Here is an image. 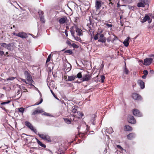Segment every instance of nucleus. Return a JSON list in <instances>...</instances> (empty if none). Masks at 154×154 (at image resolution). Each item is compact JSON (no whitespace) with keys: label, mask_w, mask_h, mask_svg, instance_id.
I'll return each mask as SVG.
<instances>
[{"label":"nucleus","mask_w":154,"mask_h":154,"mask_svg":"<svg viewBox=\"0 0 154 154\" xmlns=\"http://www.w3.org/2000/svg\"><path fill=\"white\" fill-rule=\"evenodd\" d=\"M24 73L26 78L27 79V81L28 82H26V84H28L30 85H32L33 81L30 73L27 71H25Z\"/></svg>","instance_id":"nucleus-1"},{"label":"nucleus","mask_w":154,"mask_h":154,"mask_svg":"<svg viewBox=\"0 0 154 154\" xmlns=\"http://www.w3.org/2000/svg\"><path fill=\"white\" fill-rule=\"evenodd\" d=\"M37 134L40 137L44 140L47 141L48 142H51V141L50 137L48 134Z\"/></svg>","instance_id":"nucleus-2"},{"label":"nucleus","mask_w":154,"mask_h":154,"mask_svg":"<svg viewBox=\"0 0 154 154\" xmlns=\"http://www.w3.org/2000/svg\"><path fill=\"white\" fill-rule=\"evenodd\" d=\"M91 75L89 74V73L85 75L81 79L82 81H88L91 79Z\"/></svg>","instance_id":"nucleus-3"},{"label":"nucleus","mask_w":154,"mask_h":154,"mask_svg":"<svg viewBox=\"0 0 154 154\" xmlns=\"http://www.w3.org/2000/svg\"><path fill=\"white\" fill-rule=\"evenodd\" d=\"M77 114L73 115V116L75 117L73 119V120L75 122L76 121V120H75V118L79 119L82 118V117L83 116V114L81 113L79 111L77 112Z\"/></svg>","instance_id":"nucleus-4"},{"label":"nucleus","mask_w":154,"mask_h":154,"mask_svg":"<svg viewBox=\"0 0 154 154\" xmlns=\"http://www.w3.org/2000/svg\"><path fill=\"white\" fill-rule=\"evenodd\" d=\"M152 19L150 18V17L148 16V14H146L145 15L143 18V19L141 21V22L144 23L146 21H148L149 23H150L151 22Z\"/></svg>","instance_id":"nucleus-5"},{"label":"nucleus","mask_w":154,"mask_h":154,"mask_svg":"<svg viewBox=\"0 0 154 154\" xmlns=\"http://www.w3.org/2000/svg\"><path fill=\"white\" fill-rule=\"evenodd\" d=\"M128 122L131 124H134L136 123V121L134 117L131 116L129 115L128 116Z\"/></svg>","instance_id":"nucleus-6"},{"label":"nucleus","mask_w":154,"mask_h":154,"mask_svg":"<svg viewBox=\"0 0 154 154\" xmlns=\"http://www.w3.org/2000/svg\"><path fill=\"white\" fill-rule=\"evenodd\" d=\"M132 97L134 100H141L142 99L141 96L137 94L136 93H133L132 94Z\"/></svg>","instance_id":"nucleus-7"},{"label":"nucleus","mask_w":154,"mask_h":154,"mask_svg":"<svg viewBox=\"0 0 154 154\" xmlns=\"http://www.w3.org/2000/svg\"><path fill=\"white\" fill-rule=\"evenodd\" d=\"M17 36L22 38H26L28 37L27 34L24 32H20L18 33Z\"/></svg>","instance_id":"nucleus-8"},{"label":"nucleus","mask_w":154,"mask_h":154,"mask_svg":"<svg viewBox=\"0 0 154 154\" xmlns=\"http://www.w3.org/2000/svg\"><path fill=\"white\" fill-rule=\"evenodd\" d=\"M100 35L99 37V39L98 40V41L102 43L105 42L106 41V38L104 37L103 34H100Z\"/></svg>","instance_id":"nucleus-9"},{"label":"nucleus","mask_w":154,"mask_h":154,"mask_svg":"<svg viewBox=\"0 0 154 154\" xmlns=\"http://www.w3.org/2000/svg\"><path fill=\"white\" fill-rule=\"evenodd\" d=\"M152 60V58H146L144 60L143 64L146 66L149 65L150 64Z\"/></svg>","instance_id":"nucleus-10"},{"label":"nucleus","mask_w":154,"mask_h":154,"mask_svg":"<svg viewBox=\"0 0 154 154\" xmlns=\"http://www.w3.org/2000/svg\"><path fill=\"white\" fill-rule=\"evenodd\" d=\"M44 112L43 110L39 108H37L32 113V115H35L39 113L42 112Z\"/></svg>","instance_id":"nucleus-11"},{"label":"nucleus","mask_w":154,"mask_h":154,"mask_svg":"<svg viewBox=\"0 0 154 154\" xmlns=\"http://www.w3.org/2000/svg\"><path fill=\"white\" fill-rule=\"evenodd\" d=\"M133 114L135 116L137 117H139L142 116L141 113L139 112V110L136 109H134Z\"/></svg>","instance_id":"nucleus-12"},{"label":"nucleus","mask_w":154,"mask_h":154,"mask_svg":"<svg viewBox=\"0 0 154 154\" xmlns=\"http://www.w3.org/2000/svg\"><path fill=\"white\" fill-rule=\"evenodd\" d=\"M67 20V17L64 16L60 18L59 20V22L60 24H63L66 23V21Z\"/></svg>","instance_id":"nucleus-13"},{"label":"nucleus","mask_w":154,"mask_h":154,"mask_svg":"<svg viewBox=\"0 0 154 154\" xmlns=\"http://www.w3.org/2000/svg\"><path fill=\"white\" fill-rule=\"evenodd\" d=\"M14 44L13 43H11L7 44L6 48L9 50L11 51L14 49Z\"/></svg>","instance_id":"nucleus-14"},{"label":"nucleus","mask_w":154,"mask_h":154,"mask_svg":"<svg viewBox=\"0 0 154 154\" xmlns=\"http://www.w3.org/2000/svg\"><path fill=\"white\" fill-rule=\"evenodd\" d=\"M137 83L140 86V88L141 89H143L144 88V83L142 80H138L137 81Z\"/></svg>","instance_id":"nucleus-15"},{"label":"nucleus","mask_w":154,"mask_h":154,"mask_svg":"<svg viewBox=\"0 0 154 154\" xmlns=\"http://www.w3.org/2000/svg\"><path fill=\"white\" fill-rule=\"evenodd\" d=\"M101 6V2L96 1L95 2V7L97 10L99 9Z\"/></svg>","instance_id":"nucleus-16"},{"label":"nucleus","mask_w":154,"mask_h":154,"mask_svg":"<svg viewBox=\"0 0 154 154\" xmlns=\"http://www.w3.org/2000/svg\"><path fill=\"white\" fill-rule=\"evenodd\" d=\"M75 31L77 33V35L80 36L83 35L82 30L78 27H76Z\"/></svg>","instance_id":"nucleus-17"},{"label":"nucleus","mask_w":154,"mask_h":154,"mask_svg":"<svg viewBox=\"0 0 154 154\" xmlns=\"http://www.w3.org/2000/svg\"><path fill=\"white\" fill-rule=\"evenodd\" d=\"M130 38L129 37H127L123 42V44L125 47H128L129 44V40Z\"/></svg>","instance_id":"nucleus-18"},{"label":"nucleus","mask_w":154,"mask_h":154,"mask_svg":"<svg viewBox=\"0 0 154 154\" xmlns=\"http://www.w3.org/2000/svg\"><path fill=\"white\" fill-rule=\"evenodd\" d=\"M76 78L75 76L73 75L72 76H68L67 79L66 80V81H72L74 80Z\"/></svg>","instance_id":"nucleus-19"},{"label":"nucleus","mask_w":154,"mask_h":154,"mask_svg":"<svg viewBox=\"0 0 154 154\" xmlns=\"http://www.w3.org/2000/svg\"><path fill=\"white\" fill-rule=\"evenodd\" d=\"M135 137V135L134 133H131L127 136V137L129 140H131Z\"/></svg>","instance_id":"nucleus-20"},{"label":"nucleus","mask_w":154,"mask_h":154,"mask_svg":"<svg viewBox=\"0 0 154 154\" xmlns=\"http://www.w3.org/2000/svg\"><path fill=\"white\" fill-rule=\"evenodd\" d=\"M124 72L126 74H128L129 73V70L126 68V65L125 61V66L124 68Z\"/></svg>","instance_id":"nucleus-21"},{"label":"nucleus","mask_w":154,"mask_h":154,"mask_svg":"<svg viewBox=\"0 0 154 154\" xmlns=\"http://www.w3.org/2000/svg\"><path fill=\"white\" fill-rule=\"evenodd\" d=\"M145 3L144 1L143 2H139L137 4V6L139 7H144Z\"/></svg>","instance_id":"nucleus-22"},{"label":"nucleus","mask_w":154,"mask_h":154,"mask_svg":"<svg viewBox=\"0 0 154 154\" xmlns=\"http://www.w3.org/2000/svg\"><path fill=\"white\" fill-rule=\"evenodd\" d=\"M25 125L29 128L30 129H32L33 128V126L32 124L29 122L26 121L25 122Z\"/></svg>","instance_id":"nucleus-23"},{"label":"nucleus","mask_w":154,"mask_h":154,"mask_svg":"<svg viewBox=\"0 0 154 154\" xmlns=\"http://www.w3.org/2000/svg\"><path fill=\"white\" fill-rule=\"evenodd\" d=\"M66 66L67 67H66V68H65V69H66V71H67V72H68L71 69V65L68 63L67 65H66Z\"/></svg>","instance_id":"nucleus-24"},{"label":"nucleus","mask_w":154,"mask_h":154,"mask_svg":"<svg viewBox=\"0 0 154 154\" xmlns=\"http://www.w3.org/2000/svg\"><path fill=\"white\" fill-rule=\"evenodd\" d=\"M125 130L126 131H131L132 130V128L128 125H126L125 126Z\"/></svg>","instance_id":"nucleus-25"},{"label":"nucleus","mask_w":154,"mask_h":154,"mask_svg":"<svg viewBox=\"0 0 154 154\" xmlns=\"http://www.w3.org/2000/svg\"><path fill=\"white\" fill-rule=\"evenodd\" d=\"M77 108V106H74L72 107V111L73 113H75L78 112Z\"/></svg>","instance_id":"nucleus-26"},{"label":"nucleus","mask_w":154,"mask_h":154,"mask_svg":"<svg viewBox=\"0 0 154 154\" xmlns=\"http://www.w3.org/2000/svg\"><path fill=\"white\" fill-rule=\"evenodd\" d=\"M37 140L38 144L40 146L44 148L46 147V146L45 145L43 144L38 139H37Z\"/></svg>","instance_id":"nucleus-27"},{"label":"nucleus","mask_w":154,"mask_h":154,"mask_svg":"<svg viewBox=\"0 0 154 154\" xmlns=\"http://www.w3.org/2000/svg\"><path fill=\"white\" fill-rule=\"evenodd\" d=\"M104 24L105 26H106L108 27H109L110 28V30L111 31L112 29V27L113 26V25L112 24H109L107 23H105Z\"/></svg>","instance_id":"nucleus-28"},{"label":"nucleus","mask_w":154,"mask_h":154,"mask_svg":"<svg viewBox=\"0 0 154 154\" xmlns=\"http://www.w3.org/2000/svg\"><path fill=\"white\" fill-rule=\"evenodd\" d=\"M64 53H65V54H72L73 52L72 50H68L65 51L64 52Z\"/></svg>","instance_id":"nucleus-29"},{"label":"nucleus","mask_w":154,"mask_h":154,"mask_svg":"<svg viewBox=\"0 0 154 154\" xmlns=\"http://www.w3.org/2000/svg\"><path fill=\"white\" fill-rule=\"evenodd\" d=\"M64 119L65 122L67 124H69L71 123V119H69L67 118H65Z\"/></svg>","instance_id":"nucleus-30"},{"label":"nucleus","mask_w":154,"mask_h":154,"mask_svg":"<svg viewBox=\"0 0 154 154\" xmlns=\"http://www.w3.org/2000/svg\"><path fill=\"white\" fill-rule=\"evenodd\" d=\"M80 128H81L80 126H79L77 128V129L78 130L79 133H78V134H77L75 136V137L76 138L78 137V136H79H79L80 134H84V133H80L79 132V131L80 129Z\"/></svg>","instance_id":"nucleus-31"},{"label":"nucleus","mask_w":154,"mask_h":154,"mask_svg":"<svg viewBox=\"0 0 154 154\" xmlns=\"http://www.w3.org/2000/svg\"><path fill=\"white\" fill-rule=\"evenodd\" d=\"M40 19V21L43 23H44L45 22V20L43 16H39Z\"/></svg>","instance_id":"nucleus-32"},{"label":"nucleus","mask_w":154,"mask_h":154,"mask_svg":"<svg viewBox=\"0 0 154 154\" xmlns=\"http://www.w3.org/2000/svg\"><path fill=\"white\" fill-rule=\"evenodd\" d=\"M7 44H7L5 43H2L0 44V45L1 46L3 47L6 48L7 47Z\"/></svg>","instance_id":"nucleus-33"},{"label":"nucleus","mask_w":154,"mask_h":154,"mask_svg":"<svg viewBox=\"0 0 154 154\" xmlns=\"http://www.w3.org/2000/svg\"><path fill=\"white\" fill-rule=\"evenodd\" d=\"M77 77L78 78L80 79L82 77V73L81 72L78 73L77 75L76 78Z\"/></svg>","instance_id":"nucleus-34"},{"label":"nucleus","mask_w":154,"mask_h":154,"mask_svg":"<svg viewBox=\"0 0 154 154\" xmlns=\"http://www.w3.org/2000/svg\"><path fill=\"white\" fill-rule=\"evenodd\" d=\"M105 79V76L103 75H101V82H102V83L104 81Z\"/></svg>","instance_id":"nucleus-35"},{"label":"nucleus","mask_w":154,"mask_h":154,"mask_svg":"<svg viewBox=\"0 0 154 154\" xmlns=\"http://www.w3.org/2000/svg\"><path fill=\"white\" fill-rule=\"evenodd\" d=\"M24 111V109L23 107H21L18 109V111L19 112L23 113Z\"/></svg>","instance_id":"nucleus-36"},{"label":"nucleus","mask_w":154,"mask_h":154,"mask_svg":"<svg viewBox=\"0 0 154 154\" xmlns=\"http://www.w3.org/2000/svg\"><path fill=\"white\" fill-rule=\"evenodd\" d=\"M100 33H98L97 34L95 35L94 37V38L95 40H97L98 39V35H100Z\"/></svg>","instance_id":"nucleus-37"},{"label":"nucleus","mask_w":154,"mask_h":154,"mask_svg":"<svg viewBox=\"0 0 154 154\" xmlns=\"http://www.w3.org/2000/svg\"><path fill=\"white\" fill-rule=\"evenodd\" d=\"M72 46L74 48H79V46L78 45H76V44L75 43H72Z\"/></svg>","instance_id":"nucleus-38"},{"label":"nucleus","mask_w":154,"mask_h":154,"mask_svg":"<svg viewBox=\"0 0 154 154\" xmlns=\"http://www.w3.org/2000/svg\"><path fill=\"white\" fill-rule=\"evenodd\" d=\"M70 32L72 35L73 36H74L75 34V32L74 30L72 28H71L70 30Z\"/></svg>","instance_id":"nucleus-39"},{"label":"nucleus","mask_w":154,"mask_h":154,"mask_svg":"<svg viewBox=\"0 0 154 154\" xmlns=\"http://www.w3.org/2000/svg\"><path fill=\"white\" fill-rule=\"evenodd\" d=\"M15 79V77H10L7 79V81L13 80Z\"/></svg>","instance_id":"nucleus-40"},{"label":"nucleus","mask_w":154,"mask_h":154,"mask_svg":"<svg viewBox=\"0 0 154 154\" xmlns=\"http://www.w3.org/2000/svg\"><path fill=\"white\" fill-rule=\"evenodd\" d=\"M10 102V100H8V101H6V102H3L1 103V104L2 105H5V104H7L9 103Z\"/></svg>","instance_id":"nucleus-41"},{"label":"nucleus","mask_w":154,"mask_h":154,"mask_svg":"<svg viewBox=\"0 0 154 154\" xmlns=\"http://www.w3.org/2000/svg\"><path fill=\"white\" fill-rule=\"evenodd\" d=\"M114 38H113L112 41H112L113 42L115 40H118V38L117 36H116L115 35H114Z\"/></svg>","instance_id":"nucleus-42"},{"label":"nucleus","mask_w":154,"mask_h":154,"mask_svg":"<svg viewBox=\"0 0 154 154\" xmlns=\"http://www.w3.org/2000/svg\"><path fill=\"white\" fill-rule=\"evenodd\" d=\"M38 13L39 16H42L44 14L43 12L41 10H39Z\"/></svg>","instance_id":"nucleus-43"},{"label":"nucleus","mask_w":154,"mask_h":154,"mask_svg":"<svg viewBox=\"0 0 154 154\" xmlns=\"http://www.w3.org/2000/svg\"><path fill=\"white\" fill-rule=\"evenodd\" d=\"M42 101H43V99L42 98H41L40 101L39 103H38V102L36 103L34 105H39V104H41L42 102Z\"/></svg>","instance_id":"nucleus-44"},{"label":"nucleus","mask_w":154,"mask_h":154,"mask_svg":"<svg viewBox=\"0 0 154 154\" xmlns=\"http://www.w3.org/2000/svg\"><path fill=\"white\" fill-rule=\"evenodd\" d=\"M51 60V58H47V60H46V65L47 66H48V63Z\"/></svg>","instance_id":"nucleus-45"},{"label":"nucleus","mask_w":154,"mask_h":154,"mask_svg":"<svg viewBox=\"0 0 154 154\" xmlns=\"http://www.w3.org/2000/svg\"><path fill=\"white\" fill-rule=\"evenodd\" d=\"M79 18L78 17H75L74 18V20H73V21L75 23H76L77 20H79Z\"/></svg>","instance_id":"nucleus-46"},{"label":"nucleus","mask_w":154,"mask_h":154,"mask_svg":"<svg viewBox=\"0 0 154 154\" xmlns=\"http://www.w3.org/2000/svg\"><path fill=\"white\" fill-rule=\"evenodd\" d=\"M51 92L53 96L57 99H58V98H57L56 96L55 95L54 93V92L52 90H51Z\"/></svg>","instance_id":"nucleus-47"},{"label":"nucleus","mask_w":154,"mask_h":154,"mask_svg":"<svg viewBox=\"0 0 154 154\" xmlns=\"http://www.w3.org/2000/svg\"><path fill=\"white\" fill-rule=\"evenodd\" d=\"M148 71L146 70H144L143 71V73L145 75H147L148 74Z\"/></svg>","instance_id":"nucleus-48"},{"label":"nucleus","mask_w":154,"mask_h":154,"mask_svg":"<svg viewBox=\"0 0 154 154\" xmlns=\"http://www.w3.org/2000/svg\"><path fill=\"white\" fill-rule=\"evenodd\" d=\"M32 131L35 133L37 134L36 133L37 132V131L36 129H35L34 127H33V128L32 129H31Z\"/></svg>","instance_id":"nucleus-49"},{"label":"nucleus","mask_w":154,"mask_h":154,"mask_svg":"<svg viewBox=\"0 0 154 154\" xmlns=\"http://www.w3.org/2000/svg\"><path fill=\"white\" fill-rule=\"evenodd\" d=\"M43 114L44 115L46 116H50V114L49 113H47V112H45Z\"/></svg>","instance_id":"nucleus-50"},{"label":"nucleus","mask_w":154,"mask_h":154,"mask_svg":"<svg viewBox=\"0 0 154 154\" xmlns=\"http://www.w3.org/2000/svg\"><path fill=\"white\" fill-rule=\"evenodd\" d=\"M20 89H19L18 90V91H17V96H18L19 95V94L20 93Z\"/></svg>","instance_id":"nucleus-51"},{"label":"nucleus","mask_w":154,"mask_h":154,"mask_svg":"<svg viewBox=\"0 0 154 154\" xmlns=\"http://www.w3.org/2000/svg\"><path fill=\"white\" fill-rule=\"evenodd\" d=\"M1 108H2V109H3V110H4L5 111V112H7V110L4 107H1Z\"/></svg>","instance_id":"nucleus-52"},{"label":"nucleus","mask_w":154,"mask_h":154,"mask_svg":"<svg viewBox=\"0 0 154 154\" xmlns=\"http://www.w3.org/2000/svg\"><path fill=\"white\" fill-rule=\"evenodd\" d=\"M4 54V52L2 51H0V55H3Z\"/></svg>","instance_id":"nucleus-53"},{"label":"nucleus","mask_w":154,"mask_h":154,"mask_svg":"<svg viewBox=\"0 0 154 154\" xmlns=\"http://www.w3.org/2000/svg\"><path fill=\"white\" fill-rule=\"evenodd\" d=\"M66 43L68 45H72V44H71V43L69 41H67Z\"/></svg>","instance_id":"nucleus-54"},{"label":"nucleus","mask_w":154,"mask_h":154,"mask_svg":"<svg viewBox=\"0 0 154 154\" xmlns=\"http://www.w3.org/2000/svg\"><path fill=\"white\" fill-rule=\"evenodd\" d=\"M89 29H88V30L89 31V32L90 33H91L92 32V29H91V27H89Z\"/></svg>","instance_id":"nucleus-55"},{"label":"nucleus","mask_w":154,"mask_h":154,"mask_svg":"<svg viewBox=\"0 0 154 154\" xmlns=\"http://www.w3.org/2000/svg\"><path fill=\"white\" fill-rule=\"evenodd\" d=\"M147 75H144L142 77V78L143 79H145L146 78Z\"/></svg>","instance_id":"nucleus-56"},{"label":"nucleus","mask_w":154,"mask_h":154,"mask_svg":"<svg viewBox=\"0 0 154 154\" xmlns=\"http://www.w3.org/2000/svg\"><path fill=\"white\" fill-rule=\"evenodd\" d=\"M149 57H154V54H150L149 55Z\"/></svg>","instance_id":"nucleus-57"},{"label":"nucleus","mask_w":154,"mask_h":154,"mask_svg":"<svg viewBox=\"0 0 154 154\" xmlns=\"http://www.w3.org/2000/svg\"><path fill=\"white\" fill-rule=\"evenodd\" d=\"M150 72L152 74H153L154 73V71L153 70H150Z\"/></svg>","instance_id":"nucleus-58"},{"label":"nucleus","mask_w":154,"mask_h":154,"mask_svg":"<svg viewBox=\"0 0 154 154\" xmlns=\"http://www.w3.org/2000/svg\"><path fill=\"white\" fill-rule=\"evenodd\" d=\"M12 34L13 35H14L16 36H17V35H18V33H16L14 32H13L12 33Z\"/></svg>","instance_id":"nucleus-59"},{"label":"nucleus","mask_w":154,"mask_h":154,"mask_svg":"<svg viewBox=\"0 0 154 154\" xmlns=\"http://www.w3.org/2000/svg\"><path fill=\"white\" fill-rule=\"evenodd\" d=\"M117 147L118 148L120 149H121L122 148V147H121V146L119 145H117Z\"/></svg>","instance_id":"nucleus-60"},{"label":"nucleus","mask_w":154,"mask_h":154,"mask_svg":"<svg viewBox=\"0 0 154 154\" xmlns=\"http://www.w3.org/2000/svg\"><path fill=\"white\" fill-rule=\"evenodd\" d=\"M109 129L111 130L112 131H111V133H112L113 132V129L111 127L110 128H109Z\"/></svg>","instance_id":"nucleus-61"},{"label":"nucleus","mask_w":154,"mask_h":154,"mask_svg":"<svg viewBox=\"0 0 154 154\" xmlns=\"http://www.w3.org/2000/svg\"><path fill=\"white\" fill-rule=\"evenodd\" d=\"M37 91H38V93H39V94H40V96L41 97L42 96V94L41 93V92H40V91H39L38 89H37Z\"/></svg>","instance_id":"nucleus-62"},{"label":"nucleus","mask_w":154,"mask_h":154,"mask_svg":"<svg viewBox=\"0 0 154 154\" xmlns=\"http://www.w3.org/2000/svg\"><path fill=\"white\" fill-rule=\"evenodd\" d=\"M109 4H113L112 3V0H109Z\"/></svg>","instance_id":"nucleus-63"},{"label":"nucleus","mask_w":154,"mask_h":154,"mask_svg":"<svg viewBox=\"0 0 154 154\" xmlns=\"http://www.w3.org/2000/svg\"><path fill=\"white\" fill-rule=\"evenodd\" d=\"M22 80L23 81V82H25L26 83V82H26L25 79H22Z\"/></svg>","instance_id":"nucleus-64"}]
</instances>
